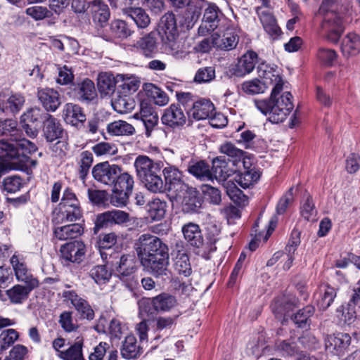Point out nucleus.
<instances>
[{"label":"nucleus","instance_id":"obj_45","mask_svg":"<svg viewBox=\"0 0 360 360\" xmlns=\"http://www.w3.org/2000/svg\"><path fill=\"white\" fill-rule=\"evenodd\" d=\"M174 268L179 275L189 276L192 273V269L188 255L184 252L178 251L174 258Z\"/></svg>","mask_w":360,"mask_h":360},{"label":"nucleus","instance_id":"obj_17","mask_svg":"<svg viewBox=\"0 0 360 360\" xmlns=\"http://www.w3.org/2000/svg\"><path fill=\"white\" fill-rule=\"evenodd\" d=\"M258 63V55L253 51H248L243 55L237 63L232 68L231 72L238 77H243L250 74Z\"/></svg>","mask_w":360,"mask_h":360},{"label":"nucleus","instance_id":"obj_7","mask_svg":"<svg viewBox=\"0 0 360 360\" xmlns=\"http://www.w3.org/2000/svg\"><path fill=\"white\" fill-rule=\"evenodd\" d=\"M136 252L140 259L158 254L168 253V247L160 238L150 234H142L136 243Z\"/></svg>","mask_w":360,"mask_h":360},{"label":"nucleus","instance_id":"obj_6","mask_svg":"<svg viewBox=\"0 0 360 360\" xmlns=\"http://www.w3.org/2000/svg\"><path fill=\"white\" fill-rule=\"evenodd\" d=\"M106 255L108 253H105ZM113 267L115 275L124 283L127 288L133 290L139 284L135 275L137 269L136 259L133 255H121L119 252L109 254V261Z\"/></svg>","mask_w":360,"mask_h":360},{"label":"nucleus","instance_id":"obj_55","mask_svg":"<svg viewBox=\"0 0 360 360\" xmlns=\"http://www.w3.org/2000/svg\"><path fill=\"white\" fill-rule=\"evenodd\" d=\"M93 162V155L91 152L85 150L81 153L79 160V178L85 180L89 174V169Z\"/></svg>","mask_w":360,"mask_h":360},{"label":"nucleus","instance_id":"obj_5","mask_svg":"<svg viewBox=\"0 0 360 360\" xmlns=\"http://www.w3.org/2000/svg\"><path fill=\"white\" fill-rule=\"evenodd\" d=\"M181 231L187 243L198 249V254H201L204 257L208 258L209 255L216 250L215 243L217 240V237L220 233L219 229L216 225L207 228L209 231L207 233L209 242L207 243H204L201 229L197 224L192 222L186 224L182 226Z\"/></svg>","mask_w":360,"mask_h":360},{"label":"nucleus","instance_id":"obj_30","mask_svg":"<svg viewBox=\"0 0 360 360\" xmlns=\"http://www.w3.org/2000/svg\"><path fill=\"white\" fill-rule=\"evenodd\" d=\"M84 233V227L81 224H72L56 227L53 230L54 236L59 240L76 238Z\"/></svg>","mask_w":360,"mask_h":360},{"label":"nucleus","instance_id":"obj_49","mask_svg":"<svg viewBox=\"0 0 360 360\" xmlns=\"http://www.w3.org/2000/svg\"><path fill=\"white\" fill-rule=\"evenodd\" d=\"M314 313V307L307 305L295 313L292 320L299 328H307L311 324L310 318L313 316Z\"/></svg>","mask_w":360,"mask_h":360},{"label":"nucleus","instance_id":"obj_61","mask_svg":"<svg viewBox=\"0 0 360 360\" xmlns=\"http://www.w3.org/2000/svg\"><path fill=\"white\" fill-rule=\"evenodd\" d=\"M131 192H127L125 190L112 188L110 196V203L115 207H123L127 205L129 195Z\"/></svg>","mask_w":360,"mask_h":360},{"label":"nucleus","instance_id":"obj_4","mask_svg":"<svg viewBox=\"0 0 360 360\" xmlns=\"http://www.w3.org/2000/svg\"><path fill=\"white\" fill-rule=\"evenodd\" d=\"M134 167L137 176L149 191L154 193L165 192L164 181L160 176L162 162H154L146 155H139L135 160Z\"/></svg>","mask_w":360,"mask_h":360},{"label":"nucleus","instance_id":"obj_1","mask_svg":"<svg viewBox=\"0 0 360 360\" xmlns=\"http://www.w3.org/2000/svg\"><path fill=\"white\" fill-rule=\"evenodd\" d=\"M281 84L274 86L269 99L255 100V107L264 115H268L269 122L275 124L283 122L293 109L292 96L285 91L281 94Z\"/></svg>","mask_w":360,"mask_h":360},{"label":"nucleus","instance_id":"obj_21","mask_svg":"<svg viewBox=\"0 0 360 360\" xmlns=\"http://www.w3.org/2000/svg\"><path fill=\"white\" fill-rule=\"evenodd\" d=\"M11 263L18 281L25 282L32 286L38 285V281L33 278L25 262L18 256L13 255L11 258Z\"/></svg>","mask_w":360,"mask_h":360},{"label":"nucleus","instance_id":"obj_57","mask_svg":"<svg viewBox=\"0 0 360 360\" xmlns=\"http://www.w3.org/2000/svg\"><path fill=\"white\" fill-rule=\"evenodd\" d=\"M134 184V181L132 176L127 172H122L121 171L119 175H117L112 186L115 187L116 190L122 189L127 191V192H131Z\"/></svg>","mask_w":360,"mask_h":360},{"label":"nucleus","instance_id":"obj_16","mask_svg":"<svg viewBox=\"0 0 360 360\" xmlns=\"http://www.w3.org/2000/svg\"><path fill=\"white\" fill-rule=\"evenodd\" d=\"M142 266L152 274L158 276L166 275L169 265V253L160 254L140 259Z\"/></svg>","mask_w":360,"mask_h":360},{"label":"nucleus","instance_id":"obj_12","mask_svg":"<svg viewBox=\"0 0 360 360\" xmlns=\"http://www.w3.org/2000/svg\"><path fill=\"white\" fill-rule=\"evenodd\" d=\"M222 15V13L215 4H210L205 9L202 22L198 27V34L205 36L216 30Z\"/></svg>","mask_w":360,"mask_h":360},{"label":"nucleus","instance_id":"obj_8","mask_svg":"<svg viewBox=\"0 0 360 360\" xmlns=\"http://www.w3.org/2000/svg\"><path fill=\"white\" fill-rule=\"evenodd\" d=\"M62 296L64 301L70 302L79 314L80 319L91 321L95 317V313L89 302L76 291L64 290Z\"/></svg>","mask_w":360,"mask_h":360},{"label":"nucleus","instance_id":"obj_40","mask_svg":"<svg viewBox=\"0 0 360 360\" xmlns=\"http://www.w3.org/2000/svg\"><path fill=\"white\" fill-rule=\"evenodd\" d=\"M36 286H32V285H27V286L18 284L15 285L11 288L6 290V295L11 303L22 304L27 299L30 292Z\"/></svg>","mask_w":360,"mask_h":360},{"label":"nucleus","instance_id":"obj_36","mask_svg":"<svg viewBox=\"0 0 360 360\" xmlns=\"http://www.w3.org/2000/svg\"><path fill=\"white\" fill-rule=\"evenodd\" d=\"M124 13L129 17L140 29L146 28L150 23L147 13L140 7H129L123 9Z\"/></svg>","mask_w":360,"mask_h":360},{"label":"nucleus","instance_id":"obj_10","mask_svg":"<svg viewBox=\"0 0 360 360\" xmlns=\"http://www.w3.org/2000/svg\"><path fill=\"white\" fill-rule=\"evenodd\" d=\"M162 173L165 181V189L167 186L168 190L174 192L177 196L188 189V185L184 182L182 172L177 167L169 165L163 169Z\"/></svg>","mask_w":360,"mask_h":360},{"label":"nucleus","instance_id":"obj_2","mask_svg":"<svg viewBox=\"0 0 360 360\" xmlns=\"http://www.w3.org/2000/svg\"><path fill=\"white\" fill-rule=\"evenodd\" d=\"M323 15L321 32L328 40L337 43L345 30L348 16L337 0H323L319 9Z\"/></svg>","mask_w":360,"mask_h":360},{"label":"nucleus","instance_id":"obj_29","mask_svg":"<svg viewBox=\"0 0 360 360\" xmlns=\"http://www.w3.org/2000/svg\"><path fill=\"white\" fill-rule=\"evenodd\" d=\"M74 91L78 99L82 102L89 103L97 96L94 83L89 79H85L75 85Z\"/></svg>","mask_w":360,"mask_h":360},{"label":"nucleus","instance_id":"obj_41","mask_svg":"<svg viewBox=\"0 0 360 360\" xmlns=\"http://www.w3.org/2000/svg\"><path fill=\"white\" fill-rule=\"evenodd\" d=\"M93 20L101 24L108 22L110 18V10L108 6L102 0H94L89 6Z\"/></svg>","mask_w":360,"mask_h":360},{"label":"nucleus","instance_id":"obj_52","mask_svg":"<svg viewBox=\"0 0 360 360\" xmlns=\"http://www.w3.org/2000/svg\"><path fill=\"white\" fill-rule=\"evenodd\" d=\"M148 213L154 221H159L164 218L166 214L167 203L159 198H155L148 203Z\"/></svg>","mask_w":360,"mask_h":360},{"label":"nucleus","instance_id":"obj_54","mask_svg":"<svg viewBox=\"0 0 360 360\" xmlns=\"http://www.w3.org/2000/svg\"><path fill=\"white\" fill-rule=\"evenodd\" d=\"M241 89L245 94L254 96L263 94L266 90L267 86L265 82H262L258 79H252L244 82L242 84Z\"/></svg>","mask_w":360,"mask_h":360},{"label":"nucleus","instance_id":"obj_20","mask_svg":"<svg viewBox=\"0 0 360 360\" xmlns=\"http://www.w3.org/2000/svg\"><path fill=\"white\" fill-rule=\"evenodd\" d=\"M239 37L233 30H226L222 36L218 33L213 34L214 47L223 51L236 49Z\"/></svg>","mask_w":360,"mask_h":360},{"label":"nucleus","instance_id":"obj_32","mask_svg":"<svg viewBox=\"0 0 360 360\" xmlns=\"http://www.w3.org/2000/svg\"><path fill=\"white\" fill-rule=\"evenodd\" d=\"M188 172L202 181L212 179V172L210 165L205 160H191L188 167Z\"/></svg>","mask_w":360,"mask_h":360},{"label":"nucleus","instance_id":"obj_18","mask_svg":"<svg viewBox=\"0 0 360 360\" xmlns=\"http://www.w3.org/2000/svg\"><path fill=\"white\" fill-rule=\"evenodd\" d=\"M163 124L172 128L182 127L186 122V115L179 105L172 104L162 115Z\"/></svg>","mask_w":360,"mask_h":360},{"label":"nucleus","instance_id":"obj_3","mask_svg":"<svg viewBox=\"0 0 360 360\" xmlns=\"http://www.w3.org/2000/svg\"><path fill=\"white\" fill-rule=\"evenodd\" d=\"M37 150L34 143L25 139L0 141V161L14 169H22L28 159V154Z\"/></svg>","mask_w":360,"mask_h":360},{"label":"nucleus","instance_id":"obj_24","mask_svg":"<svg viewBox=\"0 0 360 360\" xmlns=\"http://www.w3.org/2000/svg\"><path fill=\"white\" fill-rule=\"evenodd\" d=\"M63 116L67 124L75 127L86 121V115L82 108L77 104L70 103L65 105Z\"/></svg>","mask_w":360,"mask_h":360},{"label":"nucleus","instance_id":"obj_37","mask_svg":"<svg viewBox=\"0 0 360 360\" xmlns=\"http://www.w3.org/2000/svg\"><path fill=\"white\" fill-rule=\"evenodd\" d=\"M337 295V290L328 285L323 284L319 288L317 304L321 310H326L333 302Z\"/></svg>","mask_w":360,"mask_h":360},{"label":"nucleus","instance_id":"obj_14","mask_svg":"<svg viewBox=\"0 0 360 360\" xmlns=\"http://www.w3.org/2000/svg\"><path fill=\"white\" fill-rule=\"evenodd\" d=\"M61 259L72 263H81L85 256L86 245L80 240L63 245L60 249Z\"/></svg>","mask_w":360,"mask_h":360},{"label":"nucleus","instance_id":"obj_42","mask_svg":"<svg viewBox=\"0 0 360 360\" xmlns=\"http://www.w3.org/2000/svg\"><path fill=\"white\" fill-rule=\"evenodd\" d=\"M186 195L182 201V210L185 213L197 212L201 207L202 200L198 192L193 189L186 190Z\"/></svg>","mask_w":360,"mask_h":360},{"label":"nucleus","instance_id":"obj_59","mask_svg":"<svg viewBox=\"0 0 360 360\" xmlns=\"http://www.w3.org/2000/svg\"><path fill=\"white\" fill-rule=\"evenodd\" d=\"M219 150L221 153L233 158V162L240 161L243 158L244 152L236 148L231 142H226L220 146Z\"/></svg>","mask_w":360,"mask_h":360},{"label":"nucleus","instance_id":"obj_44","mask_svg":"<svg viewBox=\"0 0 360 360\" xmlns=\"http://www.w3.org/2000/svg\"><path fill=\"white\" fill-rule=\"evenodd\" d=\"M113 109L120 114L128 113L135 108V101L127 95H116L111 101Z\"/></svg>","mask_w":360,"mask_h":360},{"label":"nucleus","instance_id":"obj_31","mask_svg":"<svg viewBox=\"0 0 360 360\" xmlns=\"http://www.w3.org/2000/svg\"><path fill=\"white\" fill-rule=\"evenodd\" d=\"M341 51L344 56H355L360 53V36L354 32L348 33L341 43Z\"/></svg>","mask_w":360,"mask_h":360},{"label":"nucleus","instance_id":"obj_19","mask_svg":"<svg viewBox=\"0 0 360 360\" xmlns=\"http://www.w3.org/2000/svg\"><path fill=\"white\" fill-rule=\"evenodd\" d=\"M38 98L47 111L54 112L61 104V99L58 92L51 88L39 89Z\"/></svg>","mask_w":360,"mask_h":360},{"label":"nucleus","instance_id":"obj_53","mask_svg":"<svg viewBox=\"0 0 360 360\" xmlns=\"http://www.w3.org/2000/svg\"><path fill=\"white\" fill-rule=\"evenodd\" d=\"M89 276L97 284L103 285L110 281L112 273L105 265H96L90 270Z\"/></svg>","mask_w":360,"mask_h":360},{"label":"nucleus","instance_id":"obj_11","mask_svg":"<svg viewBox=\"0 0 360 360\" xmlns=\"http://www.w3.org/2000/svg\"><path fill=\"white\" fill-rule=\"evenodd\" d=\"M134 117L142 122L145 128L144 134L146 137H151L159 122L158 113L153 108L146 103H142L139 112L135 113Z\"/></svg>","mask_w":360,"mask_h":360},{"label":"nucleus","instance_id":"obj_22","mask_svg":"<svg viewBox=\"0 0 360 360\" xmlns=\"http://www.w3.org/2000/svg\"><path fill=\"white\" fill-rule=\"evenodd\" d=\"M256 13L264 30L272 37L276 38L281 33L273 14L269 11L263 10L262 6L256 8Z\"/></svg>","mask_w":360,"mask_h":360},{"label":"nucleus","instance_id":"obj_39","mask_svg":"<svg viewBox=\"0 0 360 360\" xmlns=\"http://www.w3.org/2000/svg\"><path fill=\"white\" fill-rule=\"evenodd\" d=\"M116 83L114 75L110 72H101L98 75L97 86L101 95L108 96L113 94Z\"/></svg>","mask_w":360,"mask_h":360},{"label":"nucleus","instance_id":"obj_62","mask_svg":"<svg viewBox=\"0 0 360 360\" xmlns=\"http://www.w3.org/2000/svg\"><path fill=\"white\" fill-rule=\"evenodd\" d=\"M80 205L75 193L70 188H66L63 193L60 202L58 205V210L60 208H68L72 206Z\"/></svg>","mask_w":360,"mask_h":360},{"label":"nucleus","instance_id":"obj_47","mask_svg":"<svg viewBox=\"0 0 360 360\" xmlns=\"http://www.w3.org/2000/svg\"><path fill=\"white\" fill-rule=\"evenodd\" d=\"M145 91L146 95L152 100L155 105L164 106L169 103V97L167 94L160 88L153 84L146 85Z\"/></svg>","mask_w":360,"mask_h":360},{"label":"nucleus","instance_id":"obj_58","mask_svg":"<svg viewBox=\"0 0 360 360\" xmlns=\"http://www.w3.org/2000/svg\"><path fill=\"white\" fill-rule=\"evenodd\" d=\"M61 328L67 333L76 331L79 328V325L74 321L72 312L65 311L59 316L58 321Z\"/></svg>","mask_w":360,"mask_h":360},{"label":"nucleus","instance_id":"obj_46","mask_svg":"<svg viewBox=\"0 0 360 360\" xmlns=\"http://www.w3.org/2000/svg\"><path fill=\"white\" fill-rule=\"evenodd\" d=\"M141 354V348L137 345L136 338L131 335L125 338L121 348V354L124 359L136 358Z\"/></svg>","mask_w":360,"mask_h":360},{"label":"nucleus","instance_id":"obj_25","mask_svg":"<svg viewBox=\"0 0 360 360\" xmlns=\"http://www.w3.org/2000/svg\"><path fill=\"white\" fill-rule=\"evenodd\" d=\"M351 343V337L347 333H338L328 335L325 340L327 349L330 352H341L346 349Z\"/></svg>","mask_w":360,"mask_h":360},{"label":"nucleus","instance_id":"obj_33","mask_svg":"<svg viewBox=\"0 0 360 360\" xmlns=\"http://www.w3.org/2000/svg\"><path fill=\"white\" fill-rule=\"evenodd\" d=\"M261 176V172L253 167L245 170L234 178L236 182L243 188H248L256 184Z\"/></svg>","mask_w":360,"mask_h":360},{"label":"nucleus","instance_id":"obj_43","mask_svg":"<svg viewBox=\"0 0 360 360\" xmlns=\"http://www.w3.org/2000/svg\"><path fill=\"white\" fill-rule=\"evenodd\" d=\"M107 131L112 136H131L136 132L132 124L121 120L109 123Z\"/></svg>","mask_w":360,"mask_h":360},{"label":"nucleus","instance_id":"obj_23","mask_svg":"<svg viewBox=\"0 0 360 360\" xmlns=\"http://www.w3.org/2000/svg\"><path fill=\"white\" fill-rule=\"evenodd\" d=\"M82 217V210L80 205L72 206L68 208H60L54 213L53 223L60 224L65 221H76Z\"/></svg>","mask_w":360,"mask_h":360},{"label":"nucleus","instance_id":"obj_51","mask_svg":"<svg viewBox=\"0 0 360 360\" xmlns=\"http://www.w3.org/2000/svg\"><path fill=\"white\" fill-rule=\"evenodd\" d=\"M159 33L162 35L178 33L175 16L167 13L161 18L159 23Z\"/></svg>","mask_w":360,"mask_h":360},{"label":"nucleus","instance_id":"obj_60","mask_svg":"<svg viewBox=\"0 0 360 360\" xmlns=\"http://www.w3.org/2000/svg\"><path fill=\"white\" fill-rule=\"evenodd\" d=\"M300 212L302 216L307 221H313L315 219L317 210L310 195H307V198L302 202L300 207Z\"/></svg>","mask_w":360,"mask_h":360},{"label":"nucleus","instance_id":"obj_48","mask_svg":"<svg viewBox=\"0 0 360 360\" xmlns=\"http://www.w3.org/2000/svg\"><path fill=\"white\" fill-rule=\"evenodd\" d=\"M25 101V97L22 94L20 93L13 94L2 103V110L6 112L18 113L22 109Z\"/></svg>","mask_w":360,"mask_h":360},{"label":"nucleus","instance_id":"obj_63","mask_svg":"<svg viewBox=\"0 0 360 360\" xmlns=\"http://www.w3.org/2000/svg\"><path fill=\"white\" fill-rule=\"evenodd\" d=\"M25 13L35 20H43L51 16V13L46 7L34 6L26 9Z\"/></svg>","mask_w":360,"mask_h":360},{"label":"nucleus","instance_id":"obj_15","mask_svg":"<svg viewBox=\"0 0 360 360\" xmlns=\"http://www.w3.org/2000/svg\"><path fill=\"white\" fill-rule=\"evenodd\" d=\"M129 221V214L122 210L107 211L97 216L95 229L99 230L111 224H121Z\"/></svg>","mask_w":360,"mask_h":360},{"label":"nucleus","instance_id":"obj_34","mask_svg":"<svg viewBox=\"0 0 360 360\" xmlns=\"http://www.w3.org/2000/svg\"><path fill=\"white\" fill-rule=\"evenodd\" d=\"M150 301L153 309L160 312L168 311L177 304V300L174 296L165 292L153 297Z\"/></svg>","mask_w":360,"mask_h":360},{"label":"nucleus","instance_id":"obj_27","mask_svg":"<svg viewBox=\"0 0 360 360\" xmlns=\"http://www.w3.org/2000/svg\"><path fill=\"white\" fill-rule=\"evenodd\" d=\"M214 112L213 103L207 99H201L195 101L190 110V115L197 120L210 118Z\"/></svg>","mask_w":360,"mask_h":360},{"label":"nucleus","instance_id":"obj_56","mask_svg":"<svg viewBox=\"0 0 360 360\" xmlns=\"http://www.w3.org/2000/svg\"><path fill=\"white\" fill-rule=\"evenodd\" d=\"M19 338L15 329H7L0 333V354L11 347Z\"/></svg>","mask_w":360,"mask_h":360},{"label":"nucleus","instance_id":"obj_28","mask_svg":"<svg viewBox=\"0 0 360 360\" xmlns=\"http://www.w3.org/2000/svg\"><path fill=\"white\" fill-rule=\"evenodd\" d=\"M43 123V133L47 141L52 142L60 137L63 129L59 122L53 116L46 114Z\"/></svg>","mask_w":360,"mask_h":360},{"label":"nucleus","instance_id":"obj_9","mask_svg":"<svg viewBox=\"0 0 360 360\" xmlns=\"http://www.w3.org/2000/svg\"><path fill=\"white\" fill-rule=\"evenodd\" d=\"M120 172V166L110 165L108 162L98 163L92 169V175L96 181L110 186L115 183Z\"/></svg>","mask_w":360,"mask_h":360},{"label":"nucleus","instance_id":"obj_64","mask_svg":"<svg viewBox=\"0 0 360 360\" xmlns=\"http://www.w3.org/2000/svg\"><path fill=\"white\" fill-rule=\"evenodd\" d=\"M22 186V179L18 176H10L3 181L4 190L9 193H13L20 191Z\"/></svg>","mask_w":360,"mask_h":360},{"label":"nucleus","instance_id":"obj_26","mask_svg":"<svg viewBox=\"0 0 360 360\" xmlns=\"http://www.w3.org/2000/svg\"><path fill=\"white\" fill-rule=\"evenodd\" d=\"M212 177L219 181H226L235 173V170L229 167V162L223 156L217 157L212 160Z\"/></svg>","mask_w":360,"mask_h":360},{"label":"nucleus","instance_id":"obj_13","mask_svg":"<svg viewBox=\"0 0 360 360\" xmlns=\"http://www.w3.org/2000/svg\"><path fill=\"white\" fill-rule=\"evenodd\" d=\"M136 51L148 58H154L159 53V41L156 32L152 31L139 38L134 44Z\"/></svg>","mask_w":360,"mask_h":360},{"label":"nucleus","instance_id":"obj_35","mask_svg":"<svg viewBox=\"0 0 360 360\" xmlns=\"http://www.w3.org/2000/svg\"><path fill=\"white\" fill-rule=\"evenodd\" d=\"M178 37V33L162 35V44L167 53L176 58H182L185 56L186 53L180 49Z\"/></svg>","mask_w":360,"mask_h":360},{"label":"nucleus","instance_id":"obj_38","mask_svg":"<svg viewBox=\"0 0 360 360\" xmlns=\"http://www.w3.org/2000/svg\"><path fill=\"white\" fill-rule=\"evenodd\" d=\"M84 339L77 337L75 341L64 352L59 353V358L63 360H85L83 355Z\"/></svg>","mask_w":360,"mask_h":360},{"label":"nucleus","instance_id":"obj_50","mask_svg":"<svg viewBox=\"0 0 360 360\" xmlns=\"http://www.w3.org/2000/svg\"><path fill=\"white\" fill-rule=\"evenodd\" d=\"M110 32L115 38L123 39L130 37L134 31L125 21L115 20L110 24Z\"/></svg>","mask_w":360,"mask_h":360}]
</instances>
